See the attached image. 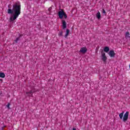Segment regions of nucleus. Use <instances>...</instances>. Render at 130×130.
<instances>
[{"mask_svg":"<svg viewBox=\"0 0 130 130\" xmlns=\"http://www.w3.org/2000/svg\"><path fill=\"white\" fill-rule=\"evenodd\" d=\"M7 13L9 15H12L10 17V22H14L21 14V4L20 2H16L13 5L12 9L8 6Z\"/></svg>","mask_w":130,"mask_h":130,"instance_id":"nucleus-1","label":"nucleus"},{"mask_svg":"<svg viewBox=\"0 0 130 130\" xmlns=\"http://www.w3.org/2000/svg\"><path fill=\"white\" fill-rule=\"evenodd\" d=\"M101 55H102V59L103 60V61H106L107 60V57H106V55L105 54V53L103 52V50H102L101 51Z\"/></svg>","mask_w":130,"mask_h":130,"instance_id":"nucleus-2","label":"nucleus"},{"mask_svg":"<svg viewBox=\"0 0 130 130\" xmlns=\"http://www.w3.org/2000/svg\"><path fill=\"white\" fill-rule=\"evenodd\" d=\"M64 11L63 10L60 11L58 12V16L61 20H62V18H63V15L64 14Z\"/></svg>","mask_w":130,"mask_h":130,"instance_id":"nucleus-3","label":"nucleus"},{"mask_svg":"<svg viewBox=\"0 0 130 130\" xmlns=\"http://www.w3.org/2000/svg\"><path fill=\"white\" fill-rule=\"evenodd\" d=\"M129 113L128 112H126V113L124 114L123 117V121L124 122H125L126 120L128 119V114Z\"/></svg>","mask_w":130,"mask_h":130,"instance_id":"nucleus-4","label":"nucleus"},{"mask_svg":"<svg viewBox=\"0 0 130 130\" xmlns=\"http://www.w3.org/2000/svg\"><path fill=\"white\" fill-rule=\"evenodd\" d=\"M108 54L109 55V56H110V57H115V52H114V50H110L109 53Z\"/></svg>","mask_w":130,"mask_h":130,"instance_id":"nucleus-5","label":"nucleus"},{"mask_svg":"<svg viewBox=\"0 0 130 130\" xmlns=\"http://www.w3.org/2000/svg\"><path fill=\"white\" fill-rule=\"evenodd\" d=\"M87 48L82 47L81 48L80 50L79 51V52H81V53H86L87 52Z\"/></svg>","mask_w":130,"mask_h":130,"instance_id":"nucleus-6","label":"nucleus"},{"mask_svg":"<svg viewBox=\"0 0 130 130\" xmlns=\"http://www.w3.org/2000/svg\"><path fill=\"white\" fill-rule=\"evenodd\" d=\"M62 26L63 30L67 28V22L64 20H62Z\"/></svg>","mask_w":130,"mask_h":130,"instance_id":"nucleus-7","label":"nucleus"},{"mask_svg":"<svg viewBox=\"0 0 130 130\" xmlns=\"http://www.w3.org/2000/svg\"><path fill=\"white\" fill-rule=\"evenodd\" d=\"M22 36H23L22 35L19 34V37L17 38L16 39L14 40V42H15V43H18V41H19V40H20Z\"/></svg>","mask_w":130,"mask_h":130,"instance_id":"nucleus-8","label":"nucleus"},{"mask_svg":"<svg viewBox=\"0 0 130 130\" xmlns=\"http://www.w3.org/2000/svg\"><path fill=\"white\" fill-rule=\"evenodd\" d=\"M109 50H110V49H109V47L108 46H106L104 48V51L105 52H106L107 53L109 52Z\"/></svg>","mask_w":130,"mask_h":130,"instance_id":"nucleus-9","label":"nucleus"},{"mask_svg":"<svg viewBox=\"0 0 130 130\" xmlns=\"http://www.w3.org/2000/svg\"><path fill=\"white\" fill-rule=\"evenodd\" d=\"M34 92L33 90H30L29 92H26V94H27V96H32Z\"/></svg>","mask_w":130,"mask_h":130,"instance_id":"nucleus-10","label":"nucleus"},{"mask_svg":"<svg viewBox=\"0 0 130 130\" xmlns=\"http://www.w3.org/2000/svg\"><path fill=\"white\" fill-rule=\"evenodd\" d=\"M69 34H70V29H67L66 30V34L65 36H64L65 38H67L68 37V36H69Z\"/></svg>","mask_w":130,"mask_h":130,"instance_id":"nucleus-11","label":"nucleus"},{"mask_svg":"<svg viewBox=\"0 0 130 130\" xmlns=\"http://www.w3.org/2000/svg\"><path fill=\"white\" fill-rule=\"evenodd\" d=\"M96 18H98V19L99 20L100 19V18H101V14L100 13V12L99 11L96 14Z\"/></svg>","mask_w":130,"mask_h":130,"instance_id":"nucleus-12","label":"nucleus"},{"mask_svg":"<svg viewBox=\"0 0 130 130\" xmlns=\"http://www.w3.org/2000/svg\"><path fill=\"white\" fill-rule=\"evenodd\" d=\"M123 113H124V111L119 114V116L120 117V119H122V118L123 117Z\"/></svg>","mask_w":130,"mask_h":130,"instance_id":"nucleus-13","label":"nucleus"},{"mask_svg":"<svg viewBox=\"0 0 130 130\" xmlns=\"http://www.w3.org/2000/svg\"><path fill=\"white\" fill-rule=\"evenodd\" d=\"M6 77V75H5V73L3 72H0V78H5Z\"/></svg>","mask_w":130,"mask_h":130,"instance_id":"nucleus-14","label":"nucleus"},{"mask_svg":"<svg viewBox=\"0 0 130 130\" xmlns=\"http://www.w3.org/2000/svg\"><path fill=\"white\" fill-rule=\"evenodd\" d=\"M125 37H128V38H130V36H129V32L127 31L125 33Z\"/></svg>","mask_w":130,"mask_h":130,"instance_id":"nucleus-15","label":"nucleus"},{"mask_svg":"<svg viewBox=\"0 0 130 130\" xmlns=\"http://www.w3.org/2000/svg\"><path fill=\"white\" fill-rule=\"evenodd\" d=\"M102 13L103 14H104V16H106V11H105V10H104V9H103Z\"/></svg>","mask_w":130,"mask_h":130,"instance_id":"nucleus-16","label":"nucleus"},{"mask_svg":"<svg viewBox=\"0 0 130 130\" xmlns=\"http://www.w3.org/2000/svg\"><path fill=\"white\" fill-rule=\"evenodd\" d=\"M63 16L64 17V19H67V18H68V15H67V14L66 13V12H64Z\"/></svg>","mask_w":130,"mask_h":130,"instance_id":"nucleus-17","label":"nucleus"},{"mask_svg":"<svg viewBox=\"0 0 130 130\" xmlns=\"http://www.w3.org/2000/svg\"><path fill=\"white\" fill-rule=\"evenodd\" d=\"M62 33H63V32L62 31H60L59 34L58 36H62Z\"/></svg>","mask_w":130,"mask_h":130,"instance_id":"nucleus-18","label":"nucleus"},{"mask_svg":"<svg viewBox=\"0 0 130 130\" xmlns=\"http://www.w3.org/2000/svg\"><path fill=\"white\" fill-rule=\"evenodd\" d=\"M10 103H8L7 104V108H8V109H11V108H10Z\"/></svg>","mask_w":130,"mask_h":130,"instance_id":"nucleus-19","label":"nucleus"},{"mask_svg":"<svg viewBox=\"0 0 130 130\" xmlns=\"http://www.w3.org/2000/svg\"><path fill=\"white\" fill-rule=\"evenodd\" d=\"M73 130H77V128H73Z\"/></svg>","mask_w":130,"mask_h":130,"instance_id":"nucleus-20","label":"nucleus"},{"mask_svg":"<svg viewBox=\"0 0 130 130\" xmlns=\"http://www.w3.org/2000/svg\"><path fill=\"white\" fill-rule=\"evenodd\" d=\"M49 11H50V10H51V8H49Z\"/></svg>","mask_w":130,"mask_h":130,"instance_id":"nucleus-21","label":"nucleus"},{"mask_svg":"<svg viewBox=\"0 0 130 130\" xmlns=\"http://www.w3.org/2000/svg\"><path fill=\"white\" fill-rule=\"evenodd\" d=\"M0 81H3V79H0Z\"/></svg>","mask_w":130,"mask_h":130,"instance_id":"nucleus-22","label":"nucleus"}]
</instances>
